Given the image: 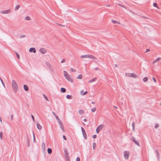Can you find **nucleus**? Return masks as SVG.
<instances>
[{
    "instance_id": "1",
    "label": "nucleus",
    "mask_w": 161,
    "mask_h": 161,
    "mask_svg": "<svg viewBox=\"0 0 161 161\" xmlns=\"http://www.w3.org/2000/svg\"><path fill=\"white\" fill-rule=\"evenodd\" d=\"M12 86L13 91L16 92L18 90V86L17 83L14 80L12 81Z\"/></svg>"
},
{
    "instance_id": "2",
    "label": "nucleus",
    "mask_w": 161,
    "mask_h": 161,
    "mask_svg": "<svg viewBox=\"0 0 161 161\" xmlns=\"http://www.w3.org/2000/svg\"><path fill=\"white\" fill-rule=\"evenodd\" d=\"M81 58H89L93 59H96L97 58L91 55L87 54L86 55H81L80 56Z\"/></svg>"
},
{
    "instance_id": "3",
    "label": "nucleus",
    "mask_w": 161,
    "mask_h": 161,
    "mask_svg": "<svg viewBox=\"0 0 161 161\" xmlns=\"http://www.w3.org/2000/svg\"><path fill=\"white\" fill-rule=\"evenodd\" d=\"M104 126V125L103 124H101L100 125L98 126L96 130V131L97 133V134L100 131L103 129Z\"/></svg>"
},
{
    "instance_id": "4",
    "label": "nucleus",
    "mask_w": 161,
    "mask_h": 161,
    "mask_svg": "<svg viewBox=\"0 0 161 161\" xmlns=\"http://www.w3.org/2000/svg\"><path fill=\"white\" fill-rule=\"evenodd\" d=\"M81 129L82 131V134L83 135L85 139H87V135L86 134V132L85 129L82 127H81Z\"/></svg>"
},
{
    "instance_id": "5",
    "label": "nucleus",
    "mask_w": 161,
    "mask_h": 161,
    "mask_svg": "<svg viewBox=\"0 0 161 161\" xmlns=\"http://www.w3.org/2000/svg\"><path fill=\"white\" fill-rule=\"evenodd\" d=\"M124 157L125 159H128L129 157V152L128 151H125L124 152Z\"/></svg>"
},
{
    "instance_id": "6",
    "label": "nucleus",
    "mask_w": 161,
    "mask_h": 161,
    "mask_svg": "<svg viewBox=\"0 0 161 161\" xmlns=\"http://www.w3.org/2000/svg\"><path fill=\"white\" fill-rule=\"evenodd\" d=\"M11 12L10 9H8L5 10L1 11L0 13L2 14H7Z\"/></svg>"
},
{
    "instance_id": "7",
    "label": "nucleus",
    "mask_w": 161,
    "mask_h": 161,
    "mask_svg": "<svg viewBox=\"0 0 161 161\" xmlns=\"http://www.w3.org/2000/svg\"><path fill=\"white\" fill-rule=\"evenodd\" d=\"M65 78H66L67 80L69 81L72 82H73V79L71 77V76L69 75H68L67 76L65 77Z\"/></svg>"
},
{
    "instance_id": "8",
    "label": "nucleus",
    "mask_w": 161,
    "mask_h": 161,
    "mask_svg": "<svg viewBox=\"0 0 161 161\" xmlns=\"http://www.w3.org/2000/svg\"><path fill=\"white\" fill-rule=\"evenodd\" d=\"M131 140L135 144H136L137 146L139 147H140V145L138 142L136 141L135 139V138L134 137H131Z\"/></svg>"
},
{
    "instance_id": "9",
    "label": "nucleus",
    "mask_w": 161,
    "mask_h": 161,
    "mask_svg": "<svg viewBox=\"0 0 161 161\" xmlns=\"http://www.w3.org/2000/svg\"><path fill=\"white\" fill-rule=\"evenodd\" d=\"M39 51L42 54H44L46 52V50L44 48H41L39 50Z\"/></svg>"
},
{
    "instance_id": "10",
    "label": "nucleus",
    "mask_w": 161,
    "mask_h": 161,
    "mask_svg": "<svg viewBox=\"0 0 161 161\" xmlns=\"http://www.w3.org/2000/svg\"><path fill=\"white\" fill-rule=\"evenodd\" d=\"M64 152L65 153V158H67L68 159V158L69 157L68 155V153L67 152V150L66 149H64Z\"/></svg>"
},
{
    "instance_id": "11",
    "label": "nucleus",
    "mask_w": 161,
    "mask_h": 161,
    "mask_svg": "<svg viewBox=\"0 0 161 161\" xmlns=\"http://www.w3.org/2000/svg\"><path fill=\"white\" fill-rule=\"evenodd\" d=\"M29 52H33V53H35L36 52V49L34 47H31V48L29 49Z\"/></svg>"
},
{
    "instance_id": "12",
    "label": "nucleus",
    "mask_w": 161,
    "mask_h": 161,
    "mask_svg": "<svg viewBox=\"0 0 161 161\" xmlns=\"http://www.w3.org/2000/svg\"><path fill=\"white\" fill-rule=\"evenodd\" d=\"M42 147L43 151H45L46 150V146L45 143L43 142H42Z\"/></svg>"
},
{
    "instance_id": "13",
    "label": "nucleus",
    "mask_w": 161,
    "mask_h": 161,
    "mask_svg": "<svg viewBox=\"0 0 161 161\" xmlns=\"http://www.w3.org/2000/svg\"><path fill=\"white\" fill-rule=\"evenodd\" d=\"M97 80V78L96 77H95V78L92 79H91L90 80H89V83H91V82H93L95 81L96 80Z\"/></svg>"
},
{
    "instance_id": "14",
    "label": "nucleus",
    "mask_w": 161,
    "mask_h": 161,
    "mask_svg": "<svg viewBox=\"0 0 161 161\" xmlns=\"http://www.w3.org/2000/svg\"><path fill=\"white\" fill-rule=\"evenodd\" d=\"M37 128L39 130H41L42 129V126L41 125L38 123H37Z\"/></svg>"
},
{
    "instance_id": "15",
    "label": "nucleus",
    "mask_w": 161,
    "mask_h": 161,
    "mask_svg": "<svg viewBox=\"0 0 161 161\" xmlns=\"http://www.w3.org/2000/svg\"><path fill=\"white\" fill-rule=\"evenodd\" d=\"M24 88L25 91H28L29 90V88L26 85H24Z\"/></svg>"
},
{
    "instance_id": "16",
    "label": "nucleus",
    "mask_w": 161,
    "mask_h": 161,
    "mask_svg": "<svg viewBox=\"0 0 161 161\" xmlns=\"http://www.w3.org/2000/svg\"><path fill=\"white\" fill-rule=\"evenodd\" d=\"M155 153H156L157 157L158 159H159V154L158 152V150H156Z\"/></svg>"
},
{
    "instance_id": "17",
    "label": "nucleus",
    "mask_w": 161,
    "mask_h": 161,
    "mask_svg": "<svg viewBox=\"0 0 161 161\" xmlns=\"http://www.w3.org/2000/svg\"><path fill=\"white\" fill-rule=\"evenodd\" d=\"M60 125V127L61 128L62 130H63V132H64L65 131V130L64 128V125L63 124H61Z\"/></svg>"
},
{
    "instance_id": "18",
    "label": "nucleus",
    "mask_w": 161,
    "mask_h": 161,
    "mask_svg": "<svg viewBox=\"0 0 161 161\" xmlns=\"http://www.w3.org/2000/svg\"><path fill=\"white\" fill-rule=\"evenodd\" d=\"M131 77H132L134 78H136L137 77V76L134 73H131Z\"/></svg>"
},
{
    "instance_id": "19",
    "label": "nucleus",
    "mask_w": 161,
    "mask_h": 161,
    "mask_svg": "<svg viewBox=\"0 0 161 161\" xmlns=\"http://www.w3.org/2000/svg\"><path fill=\"white\" fill-rule=\"evenodd\" d=\"M46 64L47 66L49 68L51 69V68L52 67L51 65L49 63H46Z\"/></svg>"
},
{
    "instance_id": "20",
    "label": "nucleus",
    "mask_w": 161,
    "mask_h": 161,
    "mask_svg": "<svg viewBox=\"0 0 161 161\" xmlns=\"http://www.w3.org/2000/svg\"><path fill=\"white\" fill-rule=\"evenodd\" d=\"M20 5H17L14 8V10L16 11L18 10L20 8Z\"/></svg>"
},
{
    "instance_id": "21",
    "label": "nucleus",
    "mask_w": 161,
    "mask_h": 161,
    "mask_svg": "<svg viewBox=\"0 0 161 161\" xmlns=\"http://www.w3.org/2000/svg\"><path fill=\"white\" fill-rule=\"evenodd\" d=\"M66 97L67 99H72V97L70 95H67L66 96Z\"/></svg>"
},
{
    "instance_id": "22",
    "label": "nucleus",
    "mask_w": 161,
    "mask_h": 161,
    "mask_svg": "<svg viewBox=\"0 0 161 161\" xmlns=\"http://www.w3.org/2000/svg\"><path fill=\"white\" fill-rule=\"evenodd\" d=\"M66 90L65 88H61V91L62 92L64 93L66 92Z\"/></svg>"
},
{
    "instance_id": "23",
    "label": "nucleus",
    "mask_w": 161,
    "mask_h": 161,
    "mask_svg": "<svg viewBox=\"0 0 161 161\" xmlns=\"http://www.w3.org/2000/svg\"><path fill=\"white\" fill-rule=\"evenodd\" d=\"M47 153L49 154H51L52 153V149L50 148H48Z\"/></svg>"
},
{
    "instance_id": "24",
    "label": "nucleus",
    "mask_w": 161,
    "mask_h": 161,
    "mask_svg": "<svg viewBox=\"0 0 161 161\" xmlns=\"http://www.w3.org/2000/svg\"><path fill=\"white\" fill-rule=\"evenodd\" d=\"M78 112L79 114H82L84 113V112L82 110L80 109L79 110Z\"/></svg>"
},
{
    "instance_id": "25",
    "label": "nucleus",
    "mask_w": 161,
    "mask_h": 161,
    "mask_svg": "<svg viewBox=\"0 0 161 161\" xmlns=\"http://www.w3.org/2000/svg\"><path fill=\"white\" fill-rule=\"evenodd\" d=\"M52 113L53 114V115H54L55 118H56V119H58L59 118L58 117L57 115L56 114L53 112H52Z\"/></svg>"
},
{
    "instance_id": "26",
    "label": "nucleus",
    "mask_w": 161,
    "mask_h": 161,
    "mask_svg": "<svg viewBox=\"0 0 161 161\" xmlns=\"http://www.w3.org/2000/svg\"><path fill=\"white\" fill-rule=\"evenodd\" d=\"M57 120L58 123L59 125H60L61 124H62V122L61 121V120H60V119L59 118Z\"/></svg>"
},
{
    "instance_id": "27",
    "label": "nucleus",
    "mask_w": 161,
    "mask_h": 161,
    "mask_svg": "<svg viewBox=\"0 0 161 161\" xmlns=\"http://www.w3.org/2000/svg\"><path fill=\"white\" fill-rule=\"evenodd\" d=\"M113 23L115 24H120V23L117 21H112Z\"/></svg>"
},
{
    "instance_id": "28",
    "label": "nucleus",
    "mask_w": 161,
    "mask_h": 161,
    "mask_svg": "<svg viewBox=\"0 0 161 161\" xmlns=\"http://www.w3.org/2000/svg\"><path fill=\"white\" fill-rule=\"evenodd\" d=\"M63 72H64V75L65 77L69 75L68 74L67 72L66 71H65L64 70Z\"/></svg>"
},
{
    "instance_id": "29",
    "label": "nucleus",
    "mask_w": 161,
    "mask_h": 161,
    "mask_svg": "<svg viewBox=\"0 0 161 161\" xmlns=\"http://www.w3.org/2000/svg\"><path fill=\"white\" fill-rule=\"evenodd\" d=\"M82 78V75L80 74L77 77L78 79H81Z\"/></svg>"
},
{
    "instance_id": "30",
    "label": "nucleus",
    "mask_w": 161,
    "mask_h": 161,
    "mask_svg": "<svg viewBox=\"0 0 161 161\" xmlns=\"http://www.w3.org/2000/svg\"><path fill=\"white\" fill-rule=\"evenodd\" d=\"M0 80L3 85V87H4V88H5V84H4V83H3V80H2V79H1V78L0 77Z\"/></svg>"
},
{
    "instance_id": "31",
    "label": "nucleus",
    "mask_w": 161,
    "mask_h": 161,
    "mask_svg": "<svg viewBox=\"0 0 161 161\" xmlns=\"http://www.w3.org/2000/svg\"><path fill=\"white\" fill-rule=\"evenodd\" d=\"M25 20H30L31 19L30 18L29 16H26L25 18Z\"/></svg>"
},
{
    "instance_id": "32",
    "label": "nucleus",
    "mask_w": 161,
    "mask_h": 161,
    "mask_svg": "<svg viewBox=\"0 0 161 161\" xmlns=\"http://www.w3.org/2000/svg\"><path fill=\"white\" fill-rule=\"evenodd\" d=\"M3 133L2 132H0V138L1 140L3 139Z\"/></svg>"
},
{
    "instance_id": "33",
    "label": "nucleus",
    "mask_w": 161,
    "mask_h": 161,
    "mask_svg": "<svg viewBox=\"0 0 161 161\" xmlns=\"http://www.w3.org/2000/svg\"><path fill=\"white\" fill-rule=\"evenodd\" d=\"M96 146V144L95 142H93V149L94 150L95 149V147Z\"/></svg>"
},
{
    "instance_id": "34",
    "label": "nucleus",
    "mask_w": 161,
    "mask_h": 161,
    "mask_svg": "<svg viewBox=\"0 0 161 161\" xmlns=\"http://www.w3.org/2000/svg\"><path fill=\"white\" fill-rule=\"evenodd\" d=\"M43 96L46 99V100L47 101H48L49 100L47 97L45 95V94H43Z\"/></svg>"
},
{
    "instance_id": "35",
    "label": "nucleus",
    "mask_w": 161,
    "mask_h": 161,
    "mask_svg": "<svg viewBox=\"0 0 161 161\" xmlns=\"http://www.w3.org/2000/svg\"><path fill=\"white\" fill-rule=\"evenodd\" d=\"M133 130L134 131H135V123L134 122H133L132 123Z\"/></svg>"
},
{
    "instance_id": "36",
    "label": "nucleus",
    "mask_w": 161,
    "mask_h": 161,
    "mask_svg": "<svg viewBox=\"0 0 161 161\" xmlns=\"http://www.w3.org/2000/svg\"><path fill=\"white\" fill-rule=\"evenodd\" d=\"M19 37L20 38H25L26 37V36L25 35H20L19 36Z\"/></svg>"
},
{
    "instance_id": "37",
    "label": "nucleus",
    "mask_w": 161,
    "mask_h": 161,
    "mask_svg": "<svg viewBox=\"0 0 161 161\" xmlns=\"http://www.w3.org/2000/svg\"><path fill=\"white\" fill-rule=\"evenodd\" d=\"M148 80V78L147 77H145L143 79V81L144 82H146Z\"/></svg>"
},
{
    "instance_id": "38",
    "label": "nucleus",
    "mask_w": 161,
    "mask_h": 161,
    "mask_svg": "<svg viewBox=\"0 0 161 161\" xmlns=\"http://www.w3.org/2000/svg\"><path fill=\"white\" fill-rule=\"evenodd\" d=\"M125 75L127 76L131 77V73H126Z\"/></svg>"
},
{
    "instance_id": "39",
    "label": "nucleus",
    "mask_w": 161,
    "mask_h": 161,
    "mask_svg": "<svg viewBox=\"0 0 161 161\" xmlns=\"http://www.w3.org/2000/svg\"><path fill=\"white\" fill-rule=\"evenodd\" d=\"M161 59V58L159 57V58H157L156 60H155L156 61V62H157L159 61Z\"/></svg>"
},
{
    "instance_id": "40",
    "label": "nucleus",
    "mask_w": 161,
    "mask_h": 161,
    "mask_svg": "<svg viewBox=\"0 0 161 161\" xmlns=\"http://www.w3.org/2000/svg\"><path fill=\"white\" fill-rule=\"evenodd\" d=\"M96 108H92V111L94 112L95 111H96Z\"/></svg>"
},
{
    "instance_id": "41",
    "label": "nucleus",
    "mask_w": 161,
    "mask_h": 161,
    "mask_svg": "<svg viewBox=\"0 0 161 161\" xmlns=\"http://www.w3.org/2000/svg\"><path fill=\"white\" fill-rule=\"evenodd\" d=\"M153 6L155 7H157L158 5L156 3H153Z\"/></svg>"
},
{
    "instance_id": "42",
    "label": "nucleus",
    "mask_w": 161,
    "mask_h": 161,
    "mask_svg": "<svg viewBox=\"0 0 161 161\" xmlns=\"http://www.w3.org/2000/svg\"><path fill=\"white\" fill-rule=\"evenodd\" d=\"M66 59H63L61 61V63H63L65 62Z\"/></svg>"
},
{
    "instance_id": "43",
    "label": "nucleus",
    "mask_w": 161,
    "mask_h": 161,
    "mask_svg": "<svg viewBox=\"0 0 161 161\" xmlns=\"http://www.w3.org/2000/svg\"><path fill=\"white\" fill-rule=\"evenodd\" d=\"M158 127V124H156L155 125L154 127L155 128H157Z\"/></svg>"
},
{
    "instance_id": "44",
    "label": "nucleus",
    "mask_w": 161,
    "mask_h": 161,
    "mask_svg": "<svg viewBox=\"0 0 161 161\" xmlns=\"http://www.w3.org/2000/svg\"><path fill=\"white\" fill-rule=\"evenodd\" d=\"M118 5L119 6H121V7H122L123 8H126L125 6H124L122 4H118Z\"/></svg>"
},
{
    "instance_id": "45",
    "label": "nucleus",
    "mask_w": 161,
    "mask_h": 161,
    "mask_svg": "<svg viewBox=\"0 0 161 161\" xmlns=\"http://www.w3.org/2000/svg\"><path fill=\"white\" fill-rule=\"evenodd\" d=\"M88 93V92L87 91L85 92L82 94V95H84Z\"/></svg>"
},
{
    "instance_id": "46",
    "label": "nucleus",
    "mask_w": 161,
    "mask_h": 161,
    "mask_svg": "<svg viewBox=\"0 0 161 161\" xmlns=\"http://www.w3.org/2000/svg\"><path fill=\"white\" fill-rule=\"evenodd\" d=\"M71 70L72 72H75L76 70L75 69H73L72 68H71Z\"/></svg>"
},
{
    "instance_id": "47",
    "label": "nucleus",
    "mask_w": 161,
    "mask_h": 161,
    "mask_svg": "<svg viewBox=\"0 0 161 161\" xmlns=\"http://www.w3.org/2000/svg\"><path fill=\"white\" fill-rule=\"evenodd\" d=\"M16 55L17 58L19 59V55L17 53H16Z\"/></svg>"
},
{
    "instance_id": "48",
    "label": "nucleus",
    "mask_w": 161,
    "mask_h": 161,
    "mask_svg": "<svg viewBox=\"0 0 161 161\" xmlns=\"http://www.w3.org/2000/svg\"><path fill=\"white\" fill-rule=\"evenodd\" d=\"M153 79L155 82V83L156 82V80L154 77H153Z\"/></svg>"
},
{
    "instance_id": "49",
    "label": "nucleus",
    "mask_w": 161,
    "mask_h": 161,
    "mask_svg": "<svg viewBox=\"0 0 161 161\" xmlns=\"http://www.w3.org/2000/svg\"><path fill=\"white\" fill-rule=\"evenodd\" d=\"M56 24H58V25H60V26H62V27H63V26H65V25H61V24H58V23H56Z\"/></svg>"
},
{
    "instance_id": "50",
    "label": "nucleus",
    "mask_w": 161,
    "mask_h": 161,
    "mask_svg": "<svg viewBox=\"0 0 161 161\" xmlns=\"http://www.w3.org/2000/svg\"><path fill=\"white\" fill-rule=\"evenodd\" d=\"M13 115H11V119L12 121L13 120Z\"/></svg>"
},
{
    "instance_id": "51",
    "label": "nucleus",
    "mask_w": 161,
    "mask_h": 161,
    "mask_svg": "<svg viewBox=\"0 0 161 161\" xmlns=\"http://www.w3.org/2000/svg\"><path fill=\"white\" fill-rule=\"evenodd\" d=\"M76 161H80V158L79 157H77L76 158Z\"/></svg>"
},
{
    "instance_id": "52",
    "label": "nucleus",
    "mask_w": 161,
    "mask_h": 161,
    "mask_svg": "<svg viewBox=\"0 0 161 161\" xmlns=\"http://www.w3.org/2000/svg\"><path fill=\"white\" fill-rule=\"evenodd\" d=\"M92 137L93 138H95L97 137V135H94L93 136H92Z\"/></svg>"
},
{
    "instance_id": "53",
    "label": "nucleus",
    "mask_w": 161,
    "mask_h": 161,
    "mask_svg": "<svg viewBox=\"0 0 161 161\" xmlns=\"http://www.w3.org/2000/svg\"><path fill=\"white\" fill-rule=\"evenodd\" d=\"M63 138H64V140H67L66 138V136H65L63 135Z\"/></svg>"
},
{
    "instance_id": "54",
    "label": "nucleus",
    "mask_w": 161,
    "mask_h": 161,
    "mask_svg": "<svg viewBox=\"0 0 161 161\" xmlns=\"http://www.w3.org/2000/svg\"><path fill=\"white\" fill-rule=\"evenodd\" d=\"M150 51V50L149 49H146V51L145 52H148L149 51Z\"/></svg>"
},
{
    "instance_id": "55",
    "label": "nucleus",
    "mask_w": 161,
    "mask_h": 161,
    "mask_svg": "<svg viewBox=\"0 0 161 161\" xmlns=\"http://www.w3.org/2000/svg\"><path fill=\"white\" fill-rule=\"evenodd\" d=\"M31 117H32V118L33 119V121H34L35 120H34V117L33 116V115L32 114H31Z\"/></svg>"
},
{
    "instance_id": "56",
    "label": "nucleus",
    "mask_w": 161,
    "mask_h": 161,
    "mask_svg": "<svg viewBox=\"0 0 161 161\" xmlns=\"http://www.w3.org/2000/svg\"><path fill=\"white\" fill-rule=\"evenodd\" d=\"M66 161H69V158H68V159L67 158H65Z\"/></svg>"
},
{
    "instance_id": "57",
    "label": "nucleus",
    "mask_w": 161,
    "mask_h": 161,
    "mask_svg": "<svg viewBox=\"0 0 161 161\" xmlns=\"http://www.w3.org/2000/svg\"><path fill=\"white\" fill-rule=\"evenodd\" d=\"M84 92V91L83 90H81V91H80V94L82 95V93L83 92Z\"/></svg>"
},
{
    "instance_id": "58",
    "label": "nucleus",
    "mask_w": 161,
    "mask_h": 161,
    "mask_svg": "<svg viewBox=\"0 0 161 161\" xmlns=\"http://www.w3.org/2000/svg\"><path fill=\"white\" fill-rule=\"evenodd\" d=\"M33 140H34V141H35V137L34 136V133H33Z\"/></svg>"
},
{
    "instance_id": "59",
    "label": "nucleus",
    "mask_w": 161,
    "mask_h": 161,
    "mask_svg": "<svg viewBox=\"0 0 161 161\" xmlns=\"http://www.w3.org/2000/svg\"><path fill=\"white\" fill-rule=\"evenodd\" d=\"M83 120L85 122H86L87 121V119H83Z\"/></svg>"
},
{
    "instance_id": "60",
    "label": "nucleus",
    "mask_w": 161,
    "mask_h": 161,
    "mask_svg": "<svg viewBox=\"0 0 161 161\" xmlns=\"http://www.w3.org/2000/svg\"><path fill=\"white\" fill-rule=\"evenodd\" d=\"M94 69L96 70H97L98 69L100 70V69H98V68H96Z\"/></svg>"
},
{
    "instance_id": "61",
    "label": "nucleus",
    "mask_w": 161,
    "mask_h": 161,
    "mask_svg": "<svg viewBox=\"0 0 161 161\" xmlns=\"http://www.w3.org/2000/svg\"><path fill=\"white\" fill-rule=\"evenodd\" d=\"M156 62H157L155 60H154L153 62V64H154L155 63H156Z\"/></svg>"
},
{
    "instance_id": "62",
    "label": "nucleus",
    "mask_w": 161,
    "mask_h": 161,
    "mask_svg": "<svg viewBox=\"0 0 161 161\" xmlns=\"http://www.w3.org/2000/svg\"><path fill=\"white\" fill-rule=\"evenodd\" d=\"M114 66L115 67H117V64H114Z\"/></svg>"
},
{
    "instance_id": "63",
    "label": "nucleus",
    "mask_w": 161,
    "mask_h": 161,
    "mask_svg": "<svg viewBox=\"0 0 161 161\" xmlns=\"http://www.w3.org/2000/svg\"><path fill=\"white\" fill-rule=\"evenodd\" d=\"M92 103L93 104H94L95 103V102H92Z\"/></svg>"
},
{
    "instance_id": "64",
    "label": "nucleus",
    "mask_w": 161,
    "mask_h": 161,
    "mask_svg": "<svg viewBox=\"0 0 161 161\" xmlns=\"http://www.w3.org/2000/svg\"><path fill=\"white\" fill-rule=\"evenodd\" d=\"M106 6L107 7H109L110 6V5H106Z\"/></svg>"
}]
</instances>
